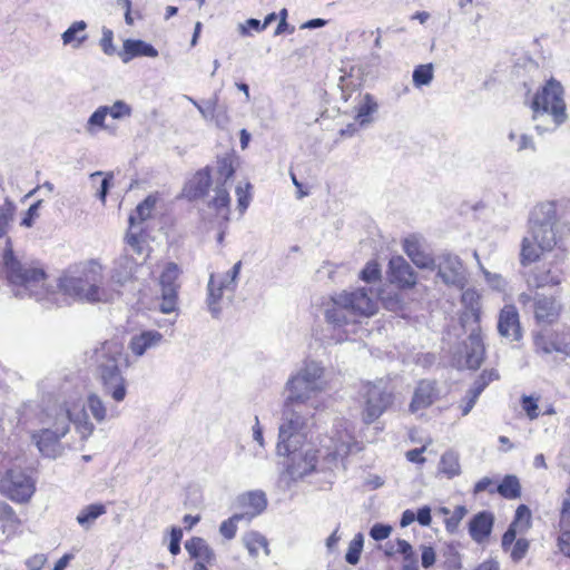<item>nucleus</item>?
Masks as SVG:
<instances>
[{
    "label": "nucleus",
    "mask_w": 570,
    "mask_h": 570,
    "mask_svg": "<svg viewBox=\"0 0 570 570\" xmlns=\"http://www.w3.org/2000/svg\"><path fill=\"white\" fill-rule=\"evenodd\" d=\"M324 368L315 362H306L302 370L287 383L289 395L283 410L277 451L286 455V472L296 480L316 470L318 450L306 446V421L296 412L295 405L309 400L324 389Z\"/></svg>",
    "instance_id": "f257e3e1"
},
{
    "label": "nucleus",
    "mask_w": 570,
    "mask_h": 570,
    "mask_svg": "<svg viewBox=\"0 0 570 570\" xmlns=\"http://www.w3.org/2000/svg\"><path fill=\"white\" fill-rule=\"evenodd\" d=\"M533 223L529 236L521 242L520 264L529 266L548 256H553L560 249L557 247V233L554 225L558 219L557 206L554 203H543L535 207Z\"/></svg>",
    "instance_id": "f03ea898"
},
{
    "label": "nucleus",
    "mask_w": 570,
    "mask_h": 570,
    "mask_svg": "<svg viewBox=\"0 0 570 570\" xmlns=\"http://www.w3.org/2000/svg\"><path fill=\"white\" fill-rule=\"evenodd\" d=\"M91 361L106 393L116 402L124 401L127 382L120 370L130 365L124 343L116 337L104 341L94 350Z\"/></svg>",
    "instance_id": "7ed1b4c3"
},
{
    "label": "nucleus",
    "mask_w": 570,
    "mask_h": 570,
    "mask_svg": "<svg viewBox=\"0 0 570 570\" xmlns=\"http://www.w3.org/2000/svg\"><path fill=\"white\" fill-rule=\"evenodd\" d=\"M101 274L96 267H85L76 274H67L60 278L59 287L63 294L88 303L109 302L112 294L99 286Z\"/></svg>",
    "instance_id": "20e7f679"
},
{
    "label": "nucleus",
    "mask_w": 570,
    "mask_h": 570,
    "mask_svg": "<svg viewBox=\"0 0 570 570\" xmlns=\"http://www.w3.org/2000/svg\"><path fill=\"white\" fill-rule=\"evenodd\" d=\"M530 108L533 119H537L540 115L548 114L551 116L554 127L564 124L568 114L564 88L561 82L553 77L548 79L533 95Z\"/></svg>",
    "instance_id": "39448f33"
},
{
    "label": "nucleus",
    "mask_w": 570,
    "mask_h": 570,
    "mask_svg": "<svg viewBox=\"0 0 570 570\" xmlns=\"http://www.w3.org/2000/svg\"><path fill=\"white\" fill-rule=\"evenodd\" d=\"M3 269L8 282L16 287L37 294L38 287H43L47 275L42 268L22 264L8 245L2 255Z\"/></svg>",
    "instance_id": "423d86ee"
},
{
    "label": "nucleus",
    "mask_w": 570,
    "mask_h": 570,
    "mask_svg": "<svg viewBox=\"0 0 570 570\" xmlns=\"http://www.w3.org/2000/svg\"><path fill=\"white\" fill-rule=\"evenodd\" d=\"M470 299L469 305L465 306L461 321L463 324L471 321L475 324V327L469 335V351L466 353V365L471 370H478L484 361L485 345L482 337V330L480 326L481 322V305L479 303V296L472 293H464L462 296L463 302Z\"/></svg>",
    "instance_id": "0eeeda50"
},
{
    "label": "nucleus",
    "mask_w": 570,
    "mask_h": 570,
    "mask_svg": "<svg viewBox=\"0 0 570 570\" xmlns=\"http://www.w3.org/2000/svg\"><path fill=\"white\" fill-rule=\"evenodd\" d=\"M360 394L363 399L362 421L366 425L374 423L393 404V394L372 382L363 383Z\"/></svg>",
    "instance_id": "6e6552de"
},
{
    "label": "nucleus",
    "mask_w": 570,
    "mask_h": 570,
    "mask_svg": "<svg viewBox=\"0 0 570 570\" xmlns=\"http://www.w3.org/2000/svg\"><path fill=\"white\" fill-rule=\"evenodd\" d=\"M36 491L35 480L21 468H11L0 478V492L11 501L28 502Z\"/></svg>",
    "instance_id": "1a4fd4ad"
},
{
    "label": "nucleus",
    "mask_w": 570,
    "mask_h": 570,
    "mask_svg": "<svg viewBox=\"0 0 570 570\" xmlns=\"http://www.w3.org/2000/svg\"><path fill=\"white\" fill-rule=\"evenodd\" d=\"M242 262H237L225 274H212L208 281L207 304L213 313L217 316L220 312V302L224 297H230L237 286L236 279L240 272Z\"/></svg>",
    "instance_id": "9d476101"
},
{
    "label": "nucleus",
    "mask_w": 570,
    "mask_h": 570,
    "mask_svg": "<svg viewBox=\"0 0 570 570\" xmlns=\"http://www.w3.org/2000/svg\"><path fill=\"white\" fill-rule=\"evenodd\" d=\"M564 250L553 254L548 263L537 266L528 277V284L533 288L558 286L563 277Z\"/></svg>",
    "instance_id": "9b49d317"
},
{
    "label": "nucleus",
    "mask_w": 570,
    "mask_h": 570,
    "mask_svg": "<svg viewBox=\"0 0 570 570\" xmlns=\"http://www.w3.org/2000/svg\"><path fill=\"white\" fill-rule=\"evenodd\" d=\"M180 274H181V269L174 262L166 263L160 273V276H159V285L161 288L160 312L164 314H170L176 311L177 302H178V291L180 287V284L178 282Z\"/></svg>",
    "instance_id": "f8f14e48"
},
{
    "label": "nucleus",
    "mask_w": 570,
    "mask_h": 570,
    "mask_svg": "<svg viewBox=\"0 0 570 570\" xmlns=\"http://www.w3.org/2000/svg\"><path fill=\"white\" fill-rule=\"evenodd\" d=\"M131 111V107L122 100L115 101L112 106H100L89 117L86 124V130L90 135H95L100 130H105L114 135L116 134V128L106 124L107 116L118 120L130 117Z\"/></svg>",
    "instance_id": "ddd939ff"
},
{
    "label": "nucleus",
    "mask_w": 570,
    "mask_h": 570,
    "mask_svg": "<svg viewBox=\"0 0 570 570\" xmlns=\"http://www.w3.org/2000/svg\"><path fill=\"white\" fill-rule=\"evenodd\" d=\"M386 277L400 291H411L419 282L416 272L401 255L392 256L387 264Z\"/></svg>",
    "instance_id": "4468645a"
},
{
    "label": "nucleus",
    "mask_w": 570,
    "mask_h": 570,
    "mask_svg": "<svg viewBox=\"0 0 570 570\" xmlns=\"http://www.w3.org/2000/svg\"><path fill=\"white\" fill-rule=\"evenodd\" d=\"M343 301L350 307L353 317H371L377 309V301L370 288H356L351 292H342Z\"/></svg>",
    "instance_id": "2eb2a0df"
},
{
    "label": "nucleus",
    "mask_w": 570,
    "mask_h": 570,
    "mask_svg": "<svg viewBox=\"0 0 570 570\" xmlns=\"http://www.w3.org/2000/svg\"><path fill=\"white\" fill-rule=\"evenodd\" d=\"M533 343L538 353L551 354L556 352L570 355V332L543 330L534 335Z\"/></svg>",
    "instance_id": "dca6fc26"
},
{
    "label": "nucleus",
    "mask_w": 570,
    "mask_h": 570,
    "mask_svg": "<svg viewBox=\"0 0 570 570\" xmlns=\"http://www.w3.org/2000/svg\"><path fill=\"white\" fill-rule=\"evenodd\" d=\"M441 399V390L435 380L422 379L420 380L413 391L409 411L417 413L431 407Z\"/></svg>",
    "instance_id": "f3484780"
},
{
    "label": "nucleus",
    "mask_w": 570,
    "mask_h": 570,
    "mask_svg": "<svg viewBox=\"0 0 570 570\" xmlns=\"http://www.w3.org/2000/svg\"><path fill=\"white\" fill-rule=\"evenodd\" d=\"M69 431L68 420L57 422L55 420L53 429L46 428L32 434V440L36 442L38 450L45 454L50 455L55 452L60 439Z\"/></svg>",
    "instance_id": "a211bd4d"
},
{
    "label": "nucleus",
    "mask_w": 570,
    "mask_h": 570,
    "mask_svg": "<svg viewBox=\"0 0 570 570\" xmlns=\"http://www.w3.org/2000/svg\"><path fill=\"white\" fill-rule=\"evenodd\" d=\"M438 276L445 285L462 288L465 283L464 267L456 256L444 255L435 265Z\"/></svg>",
    "instance_id": "6ab92c4d"
},
{
    "label": "nucleus",
    "mask_w": 570,
    "mask_h": 570,
    "mask_svg": "<svg viewBox=\"0 0 570 570\" xmlns=\"http://www.w3.org/2000/svg\"><path fill=\"white\" fill-rule=\"evenodd\" d=\"M55 417L57 422L68 420V425L70 424V422L77 423L80 421L81 417H83L85 421L81 425L85 429V431H87L88 434H90L94 431L92 424L89 423L87 420L85 413V404L81 397H70L66 400L60 410L56 412Z\"/></svg>",
    "instance_id": "aec40b11"
},
{
    "label": "nucleus",
    "mask_w": 570,
    "mask_h": 570,
    "mask_svg": "<svg viewBox=\"0 0 570 570\" xmlns=\"http://www.w3.org/2000/svg\"><path fill=\"white\" fill-rule=\"evenodd\" d=\"M562 306L556 296L538 295L534 298L533 312L537 322L552 324L558 321Z\"/></svg>",
    "instance_id": "412c9836"
},
{
    "label": "nucleus",
    "mask_w": 570,
    "mask_h": 570,
    "mask_svg": "<svg viewBox=\"0 0 570 570\" xmlns=\"http://www.w3.org/2000/svg\"><path fill=\"white\" fill-rule=\"evenodd\" d=\"M498 332L501 336L519 341L522 336L520 317L514 305H504L500 311Z\"/></svg>",
    "instance_id": "4be33fe9"
},
{
    "label": "nucleus",
    "mask_w": 570,
    "mask_h": 570,
    "mask_svg": "<svg viewBox=\"0 0 570 570\" xmlns=\"http://www.w3.org/2000/svg\"><path fill=\"white\" fill-rule=\"evenodd\" d=\"M212 185V168L205 167L194 174V176L185 184L183 195L195 200L207 195Z\"/></svg>",
    "instance_id": "5701e85b"
},
{
    "label": "nucleus",
    "mask_w": 570,
    "mask_h": 570,
    "mask_svg": "<svg viewBox=\"0 0 570 570\" xmlns=\"http://www.w3.org/2000/svg\"><path fill=\"white\" fill-rule=\"evenodd\" d=\"M402 248L411 262L420 269H434V258L428 254L420 240L415 236H409L403 239Z\"/></svg>",
    "instance_id": "b1692460"
},
{
    "label": "nucleus",
    "mask_w": 570,
    "mask_h": 570,
    "mask_svg": "<svg viewBox=\"0 0 570 570\" xmlns=\"http://www.w3.org/2000/svg\"><path fill=\"white\" fill-rule=\"evenodd\" d=\"M325 318L334 328H341L350 323H356V317L350 313V307L343 301L342 294L332 298L331 306L325 311Z\"/></svg>",
    "instance_id": "393cba45"
},
{
    "label": "nucleus",
    "mask_w": 570,
    "mask_h": 570,
    "mask_svg": "<svg viewBox=\"0 0 570 570\" xmlns=\"http://www.w3.org/2000/svg\"><path fill=\"white\" fill-rule=\"evenodd\" d=\"M134 228L135 227L129 226L125 235L127 250L134 255L142 257L145 261L151 252L149 246V232L146 227H141L138 230H135Z\"/></svg>",
    "instance_id": "a878e982"
},
{
    "label": "nucleus",
    "mask_w": 570,
    "mask_h": 570,
    "mask_svg": "<svg viewBox=\"0 0 570 570\" xmlns=\"http://www.w3.org/2000/svg\"><path fill=\"white\" fill-rule=\"evenodd\" d=\"M532 527V513L528 505L520 504L514 513V518L504 532V544H509L517 535H522Z\"/></svg>",
    "instance_id": "bb28decb"
},
{
    "label": "nucleus",
    "mask_w": 570,
    "mask_h": 570,
    "mask_svg": "<svg viewBox=\"0 0 570 570\" xmlns=\"http://www.w3.org/2000/svg\"><path fill=\"white\" fill-rule=\"evenodd\" d=\"M494 523V515L489 511L478 512L469 522V533L478 542H485L491 535Z\"/></svg>",
    "instance_id": "cd10ccee"
},
{
    "label": "nucleus",
    "mask_w": 570,
    "mask_h": 570,
    "mask_svg": "<svg viewBox=\"0 0 570 570\" xmlns=\"http://www.w3.org/2000/svg\"><path fill=\"white\" fill-rule=\"evenodd\" d=\"M160 199V194L156 191L149 194L142 202H140L129 215L128 223L130 227H135L136 225H140L153 218L157 204Z\"/></svg>",
    "instance_id": "c85d7f7f"
},
{
    "label": "nucleus",
    "mask_w": 570,
    "mask_h": 570,
    "mask_svg": "<svg viewBox=\"0 0 570 570\" xmlns=\"http://www.w3.org/2000/svg\"><path fill=\"white\" fill-rule=\"evenodd\" d=\"M185 549L190 558L195 559V563H203L204 567L210 566L215 561V553L208 543L199 537H193L185 543Z\"/></svg>",
    "instance_id": "c756f323"
},
{
    "label": "nucleus",
    "mask_w": 570,
    "mask_h": 570,
    "mask_svg": "<svg viewBox=\"0 0 570 570\" xmlns=\"http://www.w3.org/2000/svg\"><path fill=\"white\" fill-rule=\"evenodd\" d=\"M120 55L121 60L128 62L137 57L156 58L158 51L151 45L142 40L128 39L124 42L122 52Z\"/></svg>",
    "instance_id": "7c9ffc66"
},
{
    "label": "nucleus",
    "mask_w": 570,
    "mask_h": 570,
    "mask_svg": "<svg viewBox=\"0 0 570 570\" xmlns=\"http://www.w3.org/2000/svg\"><path fill=\"white\" fill-rule=\"evenodd\" d=\"M161 340V333L157 331H144L131 337L129 348L134 355L141 356L148 348L158 345Z\"/></svg>",
    "instance_id": "2f4dec72"
},
{
    "label": "nucleus",
    "mask_w": 570,
    "mask_h": 570,
    "mask_svg": "<svg viewBox=\"0 0 570 570\" xmlns=\"http://www.w3.org/2000/svg\"><path fill=\"white\" fill-rule=\"evenodd\" d=\"M502 550L509 553L510 558L513 562H520L528 553L530 548V542L525 538H515L512 539L509 544H504V534L501 539Z\"/></svg>",
    "instance_id": "473e14b6"
},
{
    "label": "nucleus",
    "mask_w": 570,
    "mask_h": 570,
    "mask_svg": "<svg viewBox=\"0 0 570 570\" xmlns=\"http://www.w3.org/2000/svg\"><path fill=\"white\" fill-rule=\"evenodd\" d=\"M497 493L508 500H515L521 497V484L513 474L505 475L497 487Z\"/></svg>",
    "instance_id": "72a5a7b5"
},
{
    "label": "nucleus",
    "mask_w": 570,
    "mask_h": 570,
    "mask_svg": "<svg viewBox=\"0 0 570 570\" xmlns=\"http://www.w3.org/2000/svg\"><path fill=\"white\" fill-rule=\"evenodd\" d=\"M236 163L237 158L234 154H226L217 158V175L218 179L222 180V185H225L234 176Z\"/></svg>",
    "instance_id": "f704fd0d"
},
{
    "label": "nucleus",
    "mask_w": 570,
    "mask_h": 570,
    "mask_svg": "<svg viewBox=\"0 0 570 570\" xmlns=\"http://www.w3.org/2000/svg\"><path fill=\"white\" fill-rule=\"evenodd\" d=\"M377 109V104L373 96L365 94L363 101L356 107L355 119L361 126H364L371 121V116Z\"/></svg>",
    "instance_id": "c9c22d12"
},
{
    "label": "nucleus",
    "mask_w": 570,
    "mask_h": 570,
    "mask_svg": "<svg viewBox=\"0 0 570 570\" xmlns=\"http://www.w3.org/2000/svg\"><path fill=\"white\" fill-rule=\"evenodd\" d=\"M106 513V507L101 503H95L85 507L77 515V521L80 525L85 527L92 523L100 515Z\"/></svg>",
    "instance_id": "e433bc0d"
},
{
    "label": "nucleus",
    "mask_w": 570,
    "mask_h": 570,
    "mask_svg": "<svg viewBox=\"0 0 570 570\" xmlns=\"http://www.w3.org/2000/svg\"><path fill=\"white\" fill-rule=\"evenodd\" d=\"M412 79L414 86L417 88L429 85L433 79V65L425 63L416 66L413 70Z\"/></svg>",
    "instance_id": "4c0bfd02"
},
{
    "label": "nucleus",
    "mask_w": 570,
    "mask_h": 570,
    "mask_svg": "<svg viewBox=\"0 0 570 570\" xmlns=\"http://www.w3.org/2000/svg\"><path fill=\"white\" fill-rule=\"evenodd\" d=\"M87 24L85 21L73 22L63 33L62 40L65 45L76 42V47H79L87 38L85 35L77 37V33L85 31Z\"/></svg>",
    "instance_id": "58836bf2"
},
{
    "label": "nucleus",
    "mask_w": 570,
    "mask_h": 570,
    "mask_svg": "<svg viewBox=\"0 0 570 570\" xmlns=\"http://www.w3.org/2000/svg\"><path fill=\"white\" fill-rule=\"evenodd\" d=\"M245 500V505L252 509V515H257L263 512L267 504L265 494L259 491L249 492Z\"/></svg>",
    "instance_id": "ea45409f"
},
{
    "label": "nucleus",
    "mask_w": 570,
    "mask_h": 570,
    "mask_svg": "<svg viewBox=\"0 0 570 570\" xmlns=\"http://www.w3.org/2000/svg\"><path fill=\"white\" fill-rule=\"evenodd\" d=\"M363 550V535L361 533L356 534L353 540L350 542L345 560L350 564H356L360 561V557Z\"/></svg>",
    "instance_id": "a19ab883"
},
{
    "label": "nucleus",
    "mask_w": 570,
    "mask_h": 570,
    "mask_svg": "<svg viewBox=\"0 0 570 570\" xmlns=\"http://www.w3.org/2000/svg\"><path fill=\"white\" fill-rule=\"evenodd\" d=\"M360 278L366 283L377 282L381 279V266L377 261L367 262L360 273Z\"/></svg>",
    "instance_id": "79ce46f5"
},
{
    "label": "nucleus",
    "mask_w": 570,
    "mask_h": 570,
    "mask_svg": "<svg viewBox=\"0 0 570 570\" xmlns=\"http://www.w3.org/2000/svg\"><path fill=\"white\" fill-rule=\"evenodd\" d=\"M499 379V374L494 370H484L479 375L478 380L474 383L472 392L480 395L483 390L492 382Z\"/></svg>",
    "instance_id": "37998d69"
},
{
    "label": "nucleus",
    "mask_w": 570,
    "mask_h": 570,
    "mask_svg": "<svg viewBox=\"0 0 570 570\" xmlns=\"http://www.w3.org/2000/svg\"><path fill=\"white\" fill-rule=\"evenodd\" d=\"M212 204L216 210L224 209L225 212H228L230 197L228 190L225 188V185L217 187Z\"/></svg>",
    "instance_id": "c03bdc74"
},
{
    "label": "nucleus",
    "mask_w": 570,
    "mask_h": 570,
    "mask_svg": "<svg viewBox=\"0 0 570 570\" xmlns=\"http://www.w3.org/2000/svg\"><path fill=\"white\" fill-rule=\"evenodd\" d=\"M88 406L91 411V414L98 422H101L106 419L107 410H106V406L104 405L101 399L98 395H96V394L89 395Z\"/></svg>",
    "instance_id": "a18cd8bd"
},
{
    "label": "nucleus",
    "mask_w": 570,
    "mask_h": 570,
    "mask_svg": "<svg viewBox=\"0 0 570 570\" xmlns=\"http://www.w3.org/2000/svg\"><path fill=\"white\" fill-rule=\"evenodd\" d=\"M466 514V509L464 505H456L452 512V514L445 519V528L449 532H454L463 518Z\"/></svg>",
    "instance_id": "49530a36"
},
{
    "label": "nucleus",
    "mask_w": 570,
    "mask_h": 570,
    "mask_svg": "<svg viewBox=\"0 0 570 570\" xmlns=\"http://www.w3.org/2000/svg\"><path fill=\"white\" fill-rule=\"evenodd\" d=\"M242 520L240 514H234L229 519L222 522L219 531L222 535L228 540L233 539L237 532L236 523Z\"/></svg>",
    "instance_id": "de8ad7c7"
},
{
    "label": "nucleus",
    "mask_w": 570,
    "mask_h": 570,
    "mask_svg": "<svg viewBox=\"0 0 570 570\" xmlns=\"http://www.w3.org/2000/svg\"><path fill=\"white\" fill-rule=\"evenodd\" d=\"M0 521L19 524L20 520L14 510L6 502H0Z\"/></svg>",
    "instance_id": "09e8293b"
},
{
    "label": "nucleus",
    "mask_w": 570,
    "mask_h": 570,
    "mask_svg": "<svg viewBox=\"0 0 570 570\" xmlns=\"http://www.w3.org/2000/svg\"><path fill=\"white\" fill-rule=\"evenodd\" d=\"M521 403L530 420H535L539 416L537 399L524 395L521 400Z\"/></svg>",
    "instance_id": "8fccbe9b"
},
{
    "label": "nucleus",
    "mask_w": 570,
    "mask_h": 570,
    "mask_svg": "<svg viewBox=\"0 0 570 570\" xmlns=\"http://www.w3.org/2000/svg\"><path fill=\"white\" fill-rule=\"evenodd\" d=\"M181 539H183V530L178 527L171 528L170 542H169L168 549L173 556H177L180 552Z\"/></svg>",
    "instance_id": "3c124183"
},
{
    "label": "nucleus",
    "mask_w": 570,
    "mask_h": 570,
    "mask_svg": "<svg viewBox=\"0 0 570 570\" xmlns=\"http://www.w3.org/2000/svg\"><path fill=\"white\" fill-rule=\"evenodd\" d=\"M557 546L562 554L570 558V529L560 530L557 538Z\"/></svg>",
    "instance_id": "603ef678"
},
{
    "label": "nucleus",
    "mask_w": 570,
    "mask_h": 570,
    "mask_svg": "<svg viewBox=\"0 0 570 570\" xmlns=\"http://www.w3.org/2000/svg\"><path fill=\"white\" fill-rule=\"evenodd\" d=\"M13 217V207L9 205L7 208L0 207V237L8 232L9 223Z\"/></svg>",
    "instance_id": "864d4df0"
},
{
    "label": "nucleus",
    "mask_w": 570,
    "mask_h": 570,
    "mask_svg": "<svg viewBox=\"0 0 570 570\" xmlns=\"http://www.w3.org/2000/svg\"><path fill=\"white\" fill-rule=\"evenodd\" d=\"M112 174H107L100 179V184L96 189V195L102 202V204L106 203V196L108 194L109 188L112 185Z\"/></svg>",
    "instance_id": "5fc2aeb1"
},
{
    "label": "nucleus",
    "mask_w": 570,
    "mask_h": 570,
    "mask_svg": "<svg viewBox=\"0 0 570 570\" xmlns=\"http://www.w3.org/2000/svg\"><path fill=\"white\" fill-rule=\"evenodd\" d=\"M560 530L570 529V498L563 500L559 518Z\"/></svg>",
    "instance_id": "6e6d98bb"
},
{
    "label": "nucleus",
    "mask_w": 570,
    "mask_h": 570,
    "mask_svg": "<svg viewBox=\"0 0 570 570\" xmlns=\"http://www.w3.org/2000/svg\"><path fill=\"white\" fill-rule=\"evenodd\" d=\"M250 185L247 184L245 188L237 187L236 194H237V202L238 207L240 212H245L249 205L250 202V193H249Z\"/></svg>",
    "instance_id": "4d7b16f0"
},
{
    "label": "nucleus",
    "mask_w": 570,
    "mask_h": 570,
    "mask_svg": "<svg viewBox=\"0 0 570 570\" xmlns=\"http://www.w3.org/2000/svg\"><path fill=\"white\" fill-rule=\"evenodd\" d=\"M391 531L392 528L390 525L377 523L372 527L370 534L374 540L382 541L389 538Z\"/></svg>",
    "instance_id": "13d9d810"
},
{
    "label": "nucleus",
    "mask_w": 570,
    "mask_h": 570,
    "mask_svg": "<svg viewBox=\"0 0 570 570\" xmlns=\"http://www.w3.org/2000/svg\"><path fill=\"white\" fill-rule=\"evenodd\" d=\"M39 206H40V202H37L28 208V210L26 212V214L21 220L22 226L31 227L33 225L36 218H38V216H39V213H38Z\"/></svg>",
    "instance_id": "bf43d9fd"
},
{
    "label": "nucleus",
    "mask_w": 570,
    "mask_h": 570,
    "mask_svg": "<svg viewBox=\"0 0 570 570\" xmlns=\"http://www.w3.org/2000/svg\"><path fill=\"white\" fill-rule=\"evenodd\" d=\"M483 491H489L491 494L497 492V488L494 487L493 481L488 476L480 479L474 484V488H473L474 494L483 492Z\"/></svg>",
    "instance_id": "052dcab7"
},
{
    "label": "nucleus",
    "mask_w": 570,
    "mask_h": 570,
    "mask_svg": "<svg viewBox=\"0 0 570 570\" xmlns=\"http://www.w3.org/2000/svg\"><path fill=\"white\" fill-rule=\"evenodd\" d=\"M425 450H426L425 445H423L421 448L409 450L405 453V458L407 461H410L412 463L423 464L426 461L425 458L423 456V453L425 452Z\"/></svg>",
    "instance_id": "680f3d73"
},
{
    "label": "nucleus",
    "mask_w": 570,
    "mask_h": 570,
    "mask_svg": "<svg viewBox=\"0 0 570 570\" xmlns=\"http://www.w3.org/2000/svg\"><path fill=\"white\" fill-rule=\"evenodd\" d=\"M46 563L47 556L42 553L33 554L26 562L29 570H42Z\"/></svg>",
    "instance_id": "e2e57ef3"
},
{
    "label": "nucleus",
    "mask_w": 570,
    "mask_h": 570,
    "mask_svg": "<svg viewBox=\"0 0 570 570\" xmlns=\"http://www.w3.org/2000/svg\"><path fill=\"white\" fill-rule=\"evenodd\" d=\"M435 551L432 547H423L421 561L424 568H430L435 562Z\"/></svg>",
    "instance_id": "0e129e2a"
},
{
    "label": "nucleus",
    "mask_w": 570,
    "mask_h": 570,
    "mask_svg": "<svg viewBox=\"0 0 570 570\" xmlns=\"http://www.w3.org/2000/svg\"><path fill=\"white\" fill-rule=\"evenodd\" d=\"M415 517L421 525L428 527L432 522L431 509L428 505L420 508Z\"/></svg>",
    "instance_id": "69168bd1"
},
{
    "label": "nucleus",
    "mask_w": 570,
    "mask_h": 570,
    "mask_svg": "<svg viewBox=\"0 0 570 570\" xmlns=\"http://www.w3.org/2000/svg\"><path fill=\"white\" fill-rule=\"evenodd\" d=\"M112 40H114L112 31L111 30L104 31L102 38L100 40V46H101L102 50L108 55L112 53V51H114Z\"/></svg>",
    "instance_id": "338daca9"
},
{
    "label": "nucleus",
    "mask_w": 570,
    "mask_h": 570,
    "mask_svg": "<svg viewBox=\"0 0 570 570\" xmlns=\"http://www.w3.org/2000/svg\"><path fill=\"white\" fill-rule=\"evenodd\" d=\"M469 397L468 400L465 401V403L461 406V414L464 416V415H468L470 413V411L473 409V406L475 405L476 403V400L479 399L480 395L475 394L474 392H472L470 390L469 392Z\"/></svg>",
    "instance_id": "774afa93"
}]
</instances>
